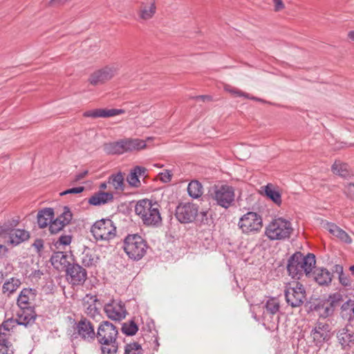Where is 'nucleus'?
I'll return each instance as SVG.
<instances>
[{"label":"nucleus","instance_id":"57","mask_svg":"<svg viewBox=\"0 0 354 354\" xmlns=\"http://www.w3.org/2000/svg\"><path fill=\"white\" fill-rule=\"evenodd\" d=\"M353 301L351 300V299H348V301H346V302H344L342 306V309L343 310H346L349 308V306H350V304L352 303Z\"/></svg>","mask_w":354,"mask_h":354},{"label":"nucleus","instance_id":"20","mask_svg":"<svg viewBox=\"0 0 354 354\" xmlns=\"http://www.w3.org/2000/svg\"><path fill=\"white\" fill-rule=\"evenodd\" d=\"M77 331L79 335L84 339H93L95 333L94 327L91 323L86 319H81L77 324Z\"/></svg>","mask_w":354,"mask_h":354},{"label":"nucleus","instance_id":"53","mask_svg":"<svg viewBox=\"0 0 354 354\" xmlns=\"http://www.w3.org/2000/svg\"><path fill=\"white\" fill-rule=\"evenodd\" d=\"M66 1V0H50V5L52 6H59L64 5Z\"/></svg>","mask_w":354,"mask_h":354},{"label":"nucleus","instance_id":"19","mask_svg":"<svg viewBox=\"0 0 354 354\" xmlns=\"http://www.w3.org/2000/svg\"><path fill=\"white\" fill-rule=\"evenodd\" d=\"M97 301V299L95 295L88 294L83 298L84 312L88 317L93 319L99 315V310L96 306Z\"/></svg>","mask_w":354,"mask_h":354},{"label":"nucleus","instance_id":"33","mask_svg":"<svg viewBox=\"0 0 354 354\" xmlns=\"http://www.w3.org/2000/svg\"><path fill=\"white\" fill-rule=\"evenodd\" d=\"M108 183L111 184L116 190H124V176L121 172L111 175L109 178Z\"/></svg>","mask_w":354,"mask_h":354},{"label":"nucleus","instance_id":"61","mask_svg":"<svg viewBox=\"0 0 354 354\" xmlns=\"http://www.w3.org/2000/svg\"><path fill=\"white\" fill-rule=\"evenodd\" d=\"M348 189H349V190L351 192H354V183L350 184L349 187H348Z\"/></svg>","mask_w":354,"mask_h":354},{"label":"nucleus","instance_id":"30","mask_svg":"<svg viewBox=\"0 0 354 354\" xmlns=\"http://www.w3.org/2000/svg\"><path fill=\"white\" fill-rule=\"evenodd\" d=\"M187 192L192 198H198L203 194V187L199 181L192 180L187 186Z\"/></svg>","mask_w":354,"mask_h":354},{"label":"nucleus","instance_id":"29","mask_svg":"<svg viewBox=\"0 0 354 354\" xmlns=\"http://www.w3.org/2000/svg\"><path fill=\"white\" fill-rule=\"evenodd\" d=\"M265 310L263 313V317L266 319L268 315H275L279 310L280 304L277 298H270L264 305Z\"/></svg>","mask_w":354,"mask_h":354},{"label":"nucleus","instance_id":"7","mask_svg":"<svg viewBox=\"0 0 354 354\" xmlns=\"http://www.w3.org/2000/svg\"><path fill=\"white\" fill-rule=\"evenodd\" d=\"M91 232L97 241H109L116 236V226L108 218L97 221L91 227Z\"/></svg>","mask_w":354,"mask_h":354},{"label":"nucleus","instance_id":"26","mask_svg":"<svg viewBox=\"0 0 354 354\" xmlns=\"http://www.w3.org/2000/svg\"><path fill=\"white\" fill-rule=\"evenodd\" d=\"M17 321L15 318H9L0 325V335L3 336L4 339H8V336L14 331V329L17 326Z\"/></svg>","mask_w":354,"mask_h":354},{"label":"nucleus","instance_id":"1","mask_svg":"<svg viewBox=\"0 0 354 354\" xmlns=\"http://www.w3.org/2000/svg\"><path fill=\"white\" fill-rule=\"evenodd\" d=\"M316 260L313 254L304 256L301 252H295L288 259L287 270L293 279H299L304 274L310 275L315 268Z\"/></svg>","mask_w":354,"mask_h":354},{"label":"nucleus","instance_id":"4","mask_svg":"<svg viewBox=\"0 0 354 354\" xmlns=\"http://www.w3.org/2000/svg\"><path fill=\"white\" fill-rule=\"evenodd\" d=\"M292 232V223L290 221L283 218L273 219L265 229L266 236L271 241L288 239Z\"/></svg>","mask_w":354,"mask_h":354},{"label":"nucleus","instance_id":"36","mask_svg":"<svg viewBox=\"0 0 354 354\" xmlns=\"http://www.w3.org/2000/svg\"><path fill=\"white\" fill-rule=\"evenodd\" d=\"M224 89L225 91L227 92H229L230 93L235 95V96H239V97H246V98H249V99H251V100H256V101H259V102H262L263 100L261 99H259V98H257V97H250L249 95V94L248 93H245L244 92H242L241 91H240L239 89L235 88V87H233L229 84H225L224 86Z\"/></svg>","mask_w":354,"mask_h":354},{"label":"nucleus","instance_id":"17","mask_svg":"<svg viewBox=\"0 0 354 354\" xmlns=\"http://www.w3.org/2000/svg\"><path fill=\"white\" fill-rule=\"evenodd\" d=\"M122 113H124V111L122 109H93V110H89V111H85L83 113V115L84 117L93 118H109V117H113V116L120 115Z\"/></svg>","mask_w":354,"mask_h":354},{"label":"nucleus","instance_id":"9","mask_svg":"<svg viewBox=\"0 0 354 354\" xmlns=\"http://www.w3.org/2000/svg\"><path fill=\"white\" fill-rule=\"evenodd\" d=\"M238 226L243 234H254L262 229V217L257 212H248L239 218Z\"/></svg>","mask_w":354,"mask_h":354},{"label":"nucleus","instance_id":"47","mask_svg":"<svg viewBox=\"0 0 354 354\" xmlns=\"http://www.w3.org/2000/svg\"><path fill=\"white\" fill-rule=\"evenodd\" d=\"M172 174L169 170H165L159 174V178L163 183H168L171 180Z\"/></svg>","mask_w":354,"mask_h":354},{"label":"nucleus","instance_id":"21","mask_svg":"<svg viewBox=\"0 0 354 354\" xmlns=\"http://www.w3.org/2000/svg\"><path fill=\"white\" fill-rule=\"evenodd\" d=\"M113 199V194L110 192H99L89 198L88 203L95 206H100L112 201Z\"/></svg>","mask_w":354,"mask_h":354},{"label":"nucleus","instance_id":"46","mask_svg":"<svg viewBox=\"0 0 354 354\" xmlns=\"http://www.w3.org/2000/svg\"><path fill=\"white\" fill-rule=\"evenodd\" d=\"M339 283L344 287H351V282L349 277L344 272L338 276Z\"/></svg>","mask_w":354,"mask_h":354},{"label":"nucleus","instance_id":"34","mask_svg":"<svg viewBox=\"0 0 354 354\" xmlns=\"http://www.w3.org/2000/svg\"><path fill=\"white\" fill-rule=\"evenodd\" d=\"M333 174L346 178L349 176L348 166L340 160H335L333 162Z\"/></svg>","mask_w":354,"mask_h":354},{"label":"nucleus","instance_id":"35","mask_svg":"<svg viewBox=\"0 0 354 354\" xmlns=\"http://www.w3.org/2000/svg\"><path fill=\"white\" fill-rule=\"evenodd\" d=\"M333 236H336L342 243L350 244L352 242V239L348 233L335 225H333Z\"/></svg>","mask_w":354,"mask_h":354},{"label":"nucleus","instance_id":"63","mask_svg":"<svg viewBox=\"0 0 354 354\" xmlns=\"http://www.w3.org/2000/svg\"><path fill=\"white\" fill-rule=\"evenodd\" d=\"M201 214L203 215V216H205L207 215L206 212H201Z\"/></svg>","mask_w":354,"mask_h":354},{"label":"nucleus","instance_id":"48","mask_svg":"<svg viewBox=\"0 0 354 354\" xmlns=\"http://www.w3.org/2000/svg\"><path fill=\"white\" fill-rule=\"evenodd\" d=\"M84 190V187L82 186L73 187L64 191L63 192L60 193V195L64 196L68 194H80L82 193Z\"/></svg>","mask_w":354,"mask_h":354},{"label":"nucleus","instance_id":"22","mask_svg":"<svg viewBox=\"0 0 354 354\" xmlns=\"http://www.w3.org/2000/svg\"><path fill=\"white\" fill-rule=\"evenodd\" d=\"M68 255L63 252L53 253L50 258L52 265L57 270H63L71 265L68 261Z\"/></svg>","mask_w":354,"mask_h":354},{"label":"nucleus","instance_id":"56","mask_svg":"<svg viewBox=\"0 0 354 354\" xmlns=\"http://www.w3.org/2000/svg\"><path fill=\"white\" fill-rule=\"evenodd\" d=\"M342 300V295L339 293H333V304Z\"/></svg>","mask_w":354,"mask_h":354},{"label":"nucleus","instance_id":"5","mask_svg":"<svg viewBox=\"0 0 354 354\" xmlns=\"http://www.w3.org/2000/svg\"><path fill=\"white\" fill-rule=\"evenodd\" d=\"M122 248L129 259L139 261L145 255L148 247L140 235L134 234L124 238Z\"/></svg>","mask_w":354,"mask_h":354},{"label":"nucleus","instance_id":"43","mask_svg":"<svg viewBox=\"0 0 354 354\" xmlns=\"http://www.w3.org/2000/svg\"><path fill=\"white\" fill-rule=\"evenodd\" d=\"M57 218H61V221L66 226L71 222L73 218V214L68 207H64L63 212Z\"/></svg>","mask_w":354,"mask_h":354},{"label":"nucleus","instance_id":"28","mask_svg":"<svg viewBox=\"0 0 354 354\" xmlns=\"http://www.w3.org/2000/svg\"><path fill=\"white\" fill-rule=\"evenodd\" d=\"M15 319L17 321V325L26 326L35 321V317L32 311L28 312V309H21L17 313V317Z\"/></svg>","mask_w":354,"mask_h":354},{"label":"nucleus","instance_id":"41","mask_svg":"<svg viewBox=\"0 0 354 354\" xmlns=\"http://www.w3.org/2000/svg\"><path fill=\"white\" fill-rule=\"evenodd\" d=\"M13 225L10 222L5 223L0 226V236L4 239H9L11 233L15 229H12Z\"/></svg>","mask_w":354,"mask_h":354},{"label":"nucleus","instance_id":"16","mask_svg":"<svg viewBox=\"0 0 354 354\" xmlns=\"http://www.w3.org/2000/svg\"><path fill=\"white\" fill-rule=\"evenodd\" d=\"M36 298V290L32 288H24L17 299V304L21 309H28Z\"/></svg>","mask_w":354,"mask_h":354},{"label":"nucleus","instance_id":"3","mask_svg":"<svg viewBox=\"0 0 354 354\" xmlns=\"http://www.w3.org/2000/svg\"><path fill=\"white\" fill-rule=\"evenodd\" d=\"M116 327L109 322H102L98 327L96 337L101 345L102 354H116L118 349Z\"/></svg>","mask_w":354,"mask_h":354},{"label":"nucleus","instance_id":"39","mask_svg":"<svg viewBox=\"0 0 354 354\" xmlns=\"http://www.w3.org/2000/svg\"><path fill=\"white\" fill-rule=\"evenodd\" d=\"M124 354H142V349L138 343H130L126 345Z\"/></svg>","mask_w":354,"mask_h":354},{"label":"nucleus","instance_id":"45","mask_svg":"<svg viewBox=\"0 0 354 354\" xmlns=\"http://www.w3.org/2000/svg\"><path fill=\"white\" fill-rule=\"evenodd\" d=\"M71 242V236L70 235H62L55 243L57 248L60 245H68Z\"/></svg>","mask_w":354,"mask_h":354},{"label":"nucleus","instance_id":"51","mask_svg":"<svg viewBox=\"0 0 354 354\" xmlns=\"http://www.w3.org/2000/svg\"><path fill=\"white\" fill-rule=\"evenodd\" d=\"M32 247L36 250L37 252H39L44 248V243L41 239H37L32 244Z\"/></svg>","mask_w":354,"mask_h":354},{"label":"nucleus","instance_id":"55","mask_svg":"<svg viewBox=\"0 0 354 354\" xmlns=\"http://www.w3.org/2000/svg\"><path fill=\"white\" fill-rule=\"evenodd\" d=\"M333 272H335L338 274V276L341 274L344 273L343 267L340 265H335L334 266Z\"/></svg>","mask_w":354,"mask_h":354},{"label":"nucleus","instance_id":"52","mask_svg":"<svg viewBox=\"0 0 354 354\" xmlns=\"http://www.w3.org/2000/svg\"><path fill=\"white\" fill-rule=\"evenodd\" d=\"M274 4V10L276 11H279L284 8V4L282 0H273Z\"/></svg>","mask_w":354,"mask_h":354},{"label":"nucleus","instance_id":"49","mask_svg":"<svg viewBox=\"0 0 354 354\" xmlns=\"http://www.w3.org/2000/svg\"><path fill=\"white\" fill-rule=\"evenodd\" d=\"M138 177H146L147 169L143 167L136 166L132 169Z\"/></svg>","mask_w":354,"mask_h":354},{"label":"nucleus","instance_id":"18","mask_svg":"<svg viewBox=\"0 0 354 354\" xmlns=\"http://www.w3.org/2000/svg\"><path fill=\"white\" fill-rule=\"evenodd\" d=\"M339 344L342 348L348 351L354 344V333L347 328L339 330L337 334Z\"/></svg>","mask_w":354,"mask_h":354},{"label":"nucleus","instance_id":"27","mask_svg":"<svg viewBox=\"0 0 354 354\" xmlns=\"http://www.w3.org/2000/svg\"><path fill=\"white\" fill-rule=\"evenodd\" d=\"M313 277L319 285H327L331 280L330 273L325 268H318L313 272Z\"/></svg>","mask_w":354,"mask_h":354},{"label":"nucleus","instance_id":"44","mask_svg":"<svg viewBox=\"0 0 354 354\" xmlns=\"http://www.w3.org/2000/svg\"><path fill=\"white\" fill-rule=\"evenodd\" d=\"M127 180L131 187H138L140 186L139 177L133 170H131L130 174L127 176Z\"/></svg>","mask_w":354,"mask_h":354},{"label":"nucleus","instance_id":"23","mask_svg":"<svg viewBox=\"0 0 354 354\" xmlns=\"http://www.w3.org/2000/svg\"><path fill=\"white\" fill-rule=\"evenodd\" d=\"M54 217V211L52 208H45L37 214V223L40 228L47 227Z\"/></svg>","mask_w":354,"mask_h":354},{"label":"nucleus","instance_id":"12","mask_svg":"<svg viewBox=\"0 0 354 354\" xmlns=\"http://www.w3.org/2000/svg\"><path fill=\"white\" fill-rule=\"evenodd\" d=\"M198 212L196 205L190 203H181L176 207V217L180 223H188L195 219Z\"/></svg>","mask_w":354,"mask_h":354},{"label":"nucleus","instance_id":"60","mask_svg":"<svg viewBox=\"0 0 354 354\" xmlns=\"http://www.w3.org/2000/svg\"><path fill=\"white\" fill-rule=\"evenodd\" d=\"M335 145H333V150L336 149H340L342 148L344 146V144L340 143L339 146H335Z\"/></svg>","mask_w":354,"mask_h":354},{"label":"nucleus","instance_id":"2","mask_svg":"<svg viewBox=\"0 0 354 354\" xmlns=\"http://www.w3.org/2000/svg\"><path fill=\"white\" fill-rule=\"evenodd\" d=\"M135 212L147 226L158 227L162 223L160 205L157 202L147 198L140 200L135 206Z\"/></svg>","mask_w":354,"mask_h":354},{"label":"nucleus","instance_id":"11","mask_svg":"<svg viewBox=\"0 0 354 354\" xmlns=\"http://www.w3.org/2000/svg\"><path fill=\"white\" fill-rule=\"evenodd\" d=\"M104 311L108 318L120 321L125 318L127 312L123 301L119 299H111L104 306Z\"/></svg>","mask_w":354,"mask_h":354},{"label":"nucleus","instance_id":"62","mask_svg":"<svg viewBox=\"0 0 354 354\" xmlns=\"http://www.w3.org/2000/svg\"><path fill=\"white\" fill-rule=\"evenodd\" d=\"M349 270L352 272V273L354 274V264L353 266H351L350 268H349Z\"/></svg>","mask_w":354,"mask_h":354},{"label":"nucleus","instance_id":"10","mask_svg":"<svg viewBox=\"0 0 354 354\" xmlns=\"http://www.w3.org/2000/svg\"><path fill=\"white\" fill-rule=\"evenodd\" d=\"M210 196L218 205L227 209L234 201V189L227 185H215L210 192Z\"/></svg>","mask_w":354,"mask_h":354},{"label":"nucleus","instance_id":"24","mask_svg":"<svg viewBox=\"0 0 354 354\" xmlns=\"http://www.w3.org/2000/svg\"><path fill=\"white\" fill-rule=\"evenodd\" d=\"M28 232L24 230L15 229L11 233V236H9V239H8L6 241L13 245H18L20 243L28 239Z\"/></svg>","mask_w":354,"mask_h":354},{"label":"nucleus","instance_id":"6","mask_svg":"<svg viewBox=\"0 0 354 354\" xmlns=\"http://www.w3.org/2000/svg\"><path fill=\"white\" fill-rule=\"evenodd\" d=\"M146 147L145 141L140 139L126 138L105 143L103 149L107 154H122L127 151L140 150Z\"/></svg>","mask_w":354,"mask_h":354},{"label":"nucleus","instance_id":"64","mask_svg":"<svg viewBox=\"0 0 354 354\" xmlns=\"http://www.w3.org/2000/svg\"><path fill=\"white\" fill-rule=\"evenodd\" d=\"M155 166H156V167H162V165H157V164H155Z\"/></svg>","mask_w":354,"mask_h":354},{"label":"nucleus","instance_id":"54","mask_svg":"<svg viewBox=\"0 0 354 354\" xmlns=\"http://www.w3.org/2000/svg\"><path fill=\"white\" fill-rule=\"evenodd\" d=\"M8 252V248L3 245L0 244V259L4 257Z\"/></svg>","mask_w":354,"mask_h":354},{"label":"nucleus","instance_id":"37","mask_svg":"<svg viewBox=\"0 0 354 354\" xmlns=\"http://www.w3.org/2000/svg\"><path fill=\"white\" fill-rule=\"evenodd\" d=\"M311 335L313 339L317 342H321L322 340H326L328 338L324 326L321 327L320 325H319L315 327V329L312 330Z\"/></svg>","mask_w":354,"mask_h":354},{"label":"nucleus","instance_id":"32","mask_svg":"<svg viewBox=\"0 0 354 354\" xmlns=\"http://www.w3.org/2000/svg\"><path fill=\"white\" fill-rule=\"evenodd\" d=\"M332 295H329L326 300L322 301L317 305V310L322 317H327L330 315L332 308Z\"/></svg>","mask_w":354,"mask_h":354},{"label":"nucleus","instance_id":"8","mask_svg":"<svg viewBox=\"0 0 354 354\" xmlns=\"http://www.w3.org/2000/svg\"><path fill=\"white\" fill-rule=\"evenodd\" d=\"M284 295L286 302L292 307L300 306L306 299L304 286L297 281L288 282L285 286Z\"/></svg>","mask_w":354,"mask_h":354},{"label":"nucleus","instance_id":"25","mask_svg":"<svg viewBox=\"0 0 354 354\" xmlns=\"http://www.w3.org/2000/svg\"><path fill=\"white\" fill-rule=\"evenodd\" d=\"M265 195L272 200L275 204L279 205L281 203V196L278 189L271 183L262 187Z\"/></svg>","mask_w":354,"mask_h":354},{"label":"nucleus","instance_id":"40","mask_svg":"<svg viewBox=\"0 0 354 354\" xmlns=\"http://www.w3.org/2000/svg\"><path fill=\"white\" fill-rule=\"evenodd\" d=\"M138 330V328L136 323L133 321H131L128 323H124L122 327V332L127 335H135Z\"/></svg>","mask_w":354,"mask_h":354},{"label":"nucleus","instance_id":"50","mask_svg":"<svg viewBox=\"0 0 354 354\" xmlns=\"http://www.w3.org/2000/svg\"><path fill=\"white\" fill-rule=\"evenodd\" d=\"M87 174H88L87 170H85L82 172L77 174L74 177V179L73 180V183H77L78 181L84 179L87 176Z\"/></svg>","mask_w":354,"mask_h":354},{"label":"nucleus","instance_id":"13","mask_svg":"<svg viewBox=\"0 0 354 354\" xmlns=\"http://www.w3.org/2000/svg\"><path fill=\"white\" fill-rule=\"evenodd\" d=\"M118 71L116 65L108 66L92 73L88 79L93 86L102 84L113 78Z\"/></svg>","mask_w":354,"mask_h":354},{"label":"nucleus","instance_id":"59","mask_svg":"<svg viewBox=\"0 0 354 354\" xmlns=\"http://www.w3.org/2000/svg\"><path fill=\"white\" fill-rule=\"evenodd\" d=\"M107 187V185H106V183H102L100 185V188L101 189H106Z\"/></svg>","mask_w":354,"mask_h":354},{"label":"nucleus","instance_id":"42","mask_svg":"<svg viewBox=\"0 0 354 354\" xmlns=\"http://www.w3.org/2000/svg\"><path fill=\"white\" fill-rule=\"evenodd\" d=\"M65 226L61 221V218H57L55 220L51 221L49 225V230L51 234H57L63 229Z\"/></svg>","mask_w":354,"mask_h":354},{"label":"nucleus","instance_id":"14","mask_svg":"<svg viewBox=\"0 0 354 354\" xmlns=\"http://www.w3.org/2000/svg\"><path fill=\"white\" fill-rule=\"evenodd\" d=\"M66 272L68 279L74 286L82 285L86 279V271L78 264L70 265Z\"/></svg>","mask_w":354,"mask_h":354},{"label":"nucleus","instance_id":"15","mask_svg":"<svg viewBox=\"0 0 354 354\" xmlns=\"http://www.w3.org/2000/svg\"><path fill=\"white\" fill-rule=\"evenodd\" d=\"M156 12V0H140L138 16L141 19H151Z\"/></svg>","mask_w":354,"mask_h":354},{"label":"nucleus","instance_id":"38","mask_svg":"<svg viewBox=\"0 0 354 354\" xmlns=\"http://www.w3.org/2000/svg\"><path fill=\"white\" fill-rule=\"evenodd\" d=\"M97 259L98 258L95 254L90 252H84L82 257V263L86 267H91L97 263Z\"/></svg>","mask_w":354,"mask_h":354},{"label":"nucleus","instance_id":"58","mask_svg":"<svg viewBox=\"0 0 354 354\" xmlns=\"http://www.w3.org/2000/svg\"><path fill=\"white\" fill-rule=\"evenodd\" d=\"M348 37L350 39L354 41V30H351L348 33Z\"/></svg>","mask_w":354,"mask_h":354},{"label":"nucleus","instance_id":"31","mask_svg":"<svg viewBox=\"0 0 354 354\" xmlns=\"http://www.w3.org/2000/svg\"><path fill=\"white\" fill-rule=\"evenodd\" d=\"M21 284V282L20 279L15 277H12L3 283L2 291L3 294L10 295V294L15 292L19 288Z\"/></svg>","mask_w":354,"mask_h":354}]
</instances>
